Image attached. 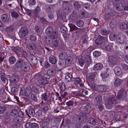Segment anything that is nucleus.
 <instances>
[{
    "label": "nucleus",
    "mask_w": 128,
    "mask_h": 128,
    "mask_svg": "<svg viewBox=\"0 0 128 128\" xmlns=\"http://www.w3.org/2000/svg\"><path fill=\"white\" fill-rule=\"evenodd\" d=\"M0 78L1 80L4 84L6 81L8 82L7 80L5 78V75L4 72H2L0 74Z\"/></svg>",
    "instance_id": "28"
},
{
    "label": "nucleus",
    "mask_w": 128,
    "mask_h": 128,
    "mask_svg": "<svg viewBox=\"0 0 128 128\" xmlns=\"http://www.w3.org/2000/svg\"><path fill=\"white\" fill-rule=\"evenodd\" d=\"M11 14L12 16L14 18H17L19 16L18 13L16 11L12 12H11Z\"/></svg>",
    "instance_id": "30"
},
{
    "label": "nucleus",
    "mask_w": 128,
    "mask_h": 128,
    "mask_svg": "<svg viewBox=\"0 0 128 128\" xmlns=\"http://www.w3.org/2000/svg\"><path fill=\"white\" fill-rule=\"evenodd\" d=\"M103 67V65L100 63H99L95 64L94 66V69L95 70H101Z\"/></svg>",
    "instance_id": "16"
},
{
    "label": "nucleus",
    "mask_w": 128,
    "mask_h": 128,
    "mask_svg": "<svg viewBox=\"0 0 128 128\" xmlns=\"http://www.w3.org/2000/svg\"><path fill=\"white\" fill-rule=\"evenodd\" d=\"M121 80L119 78H117L114 82V85L115 86H118L121 84Z\"/></svg>",
    "instance_id": "36"
},
{
    "label": "nucleus",
    "mask_w": 128,
    "mask_h": 128,
    "mask_svg": "<svg viewBox=\"0 0 128 128\" xmlns=\"http://www.w3.org/2000/svg\"><path fill=\"white\" fill-rule=\"evenodd\" d=\"M6 109V108L4 106H0V114L3 113Z\"/></svg>",
    "instance_id": "43"
},
{
    "label": "nucleus",
    "mask_w": 128,
    "mask_h": 128,
    "mask_svg": "<svg viewBox=\"0 0 128 128\" xmlns=\"http://www.w3.org/2000/svg\"><path fill=\"white\" fill-rule=\"evenodd\" d=\"M110 26L112 28L116 26V21L114 20H112L109 24Z\"/></svg>",
    "instance_id": "44"
},
{
    "label": "nucleus",
    "mask_w": 128,
    "mask_h": 128,
    "mask_svg": "<svg viewBox=\"0 0 128 128\" xmlns=\"http://www.w3.org/2000/svg\"><path fill=\"white\" fill-rule=\"evenodd\" d=\"M88 121L89 123L92 125H95L96 124V122L95 120L93 118H89Z\"/></svg>",
    "instance_id": "31"
},
{
    "label": "nucleus",
    "mask_w": 128,
    "mask_h": 128,
    "mask_svg": "<svg viewBox=\"0 0 128 128\" xmlns=\"http://www.w3.org/2000/svg\"><path fill=\"white\" fill-rule=\"evenodd\" d=\"M58 85L60 87V90L62 91H64L65 89V85L64 83L59 84L58 83Z\"/></svg>",
    "instance_id": "39"
},
{
    "label": "nucleus",
    "mask_w": 128,
    "mask_h": 128,
    "mask_svg": "<svg viewBox=\"0 0 128 128\" xmlns=\"http://www.w3.org/2000/svg\"><path fill=\"white\" fill-rule=\"evenodd\" d=\"M109 38L110 40H113L116 39V36L114 34L111 33L109 35Z\"/></svg>",
    "instance_id": "45"
},
{
    "label": "nucleus",
    "mask_w": 128,
    "mask_h": 128,
    "mask_svg": "<svg viewBox=\"0 0 128 128\" xmlns=\"http://www.w3.org/2000/svg\"><path fill=\"white\" fill-rule=\"evenodd\" d=\"M75 24L78 26L81 27L83 26L84 23L82 20H79L76 21V22H75Z\"/></svg>",
    "instance_id": "32"
},
{
    "label": "nucleus",
    "mask_w": 128,
    "mask_h": 128,
    "mask_svg": "<svg viewBox=\"0 0 128 128\" xmlns=\"http://www.w3.org/2000/svg\"><path fill=\"white\" fill-rule=\"evenodd\" d=\"M1 19L3 22L7 23L10 21V18L6 14H3L1 17Z\"/></svg>",
    "instance_id": "13"
},
{
    "label": "nucleus",
    "mask_w": 128,
    "mask_h": 128,
    "mask_svg": "<svg viewBox=\"0 0 128 128\" xmlns=\"http://www.w3.org/2000/svg\"><path fill=\"white\" fill-rule=\"evenodd\" d=\"M24 61L21 67L22 70L25 72L28 71L30 70V66L28 62V61L26 58L24 60Z\"/></svg>",
    "instance_id": "4"
},
{
    "label": "nucleus",
    "mask_w": 128,
    "mask_h": 128,
    "mask_svg": "<svg viewBox=\"0 0 128 128\" xmlns=\"http://www.w3.org/2000/svg\"><path fill=\"white\" fill-rule=\"evenodd\" d=\"M107 38L106 37L101 36L96 39L95 41L96 43L98 45H100L103 43H107Z\"/></svg>",
    "instance_id": "6"
},
{
    "label": "nucleus",
    "mask_w": 128,
    "mask_h": 128,
    "mask_svg": "<svg viewBox=\"0 0 128 128\" xmlns=\"http://www.w3.org/2000/svg\"><path fill=\"white\" fill-rule=\"evenodd\" d=\"M85 60L87 62V64H90L91 60V58L89 56H86L85 57Z\"/></svg>",
    "instance_id": "38"
},
{
    "label": "nucleus",
    "mask_w": 128,
    "mask_h": 128,
    "mask_svg": "<svg viewBox=\"0 0 128 128\" xmlns=\"http://www.w3.org/2000/svg\"><path fill=\"white\" fill-rule=\"evenodd\" d=\"M22 120L23 119L22 117L18 116L14 119V122H16V123H20L22 122Z\"/></svg>",
    "instance_id": "24"
},
{
    "label": "nucleus",
    "mask_w": 128,
    "mask_h": 128,
    "mask_svg": "<svg viewBox=\"0 0 128 128\" xmlns=\"http://www.w3.org/2000/svg\"><path fill=\"white\" fill-rule=\"evenodd\" d=\"M108 60L112 64H115L117 63V60L115 56H108Z\"/></svg>",
    "instance_id": "12"
},
{
    "label": "nucleus",
    "mask_w": 128,
    "mask_h": 128,
    "mask_svg": "<svg viewBox=\"0 0 128 128\" xmlns=\"http://www.w3.org/2000/svg\"><path fill=\"white\" fill-rule=\"evenodd\" d=\"M32 62L34 64H36L38 62L37 58L35 57H34L32 59Z\"/></svg>",
    "instance_id": "57"
},
{
    "label": "nucleus",
    "mask_w": 128,
    "mask_h": 128,
    "mask_svg": "<svg viewBox=\"0 0 128 128\" xmlns=\"http://www.w3.org/2000/svg\"><path fill=\"white\" fill-rule=\"evenodd\" d=\"M32 124L28 122L26 123L25 126L27 128H31Z\"/></svg>",
    "instance_id": "64"
},
{
    "label": "nucleus",
    "mask_w": 128,
    "mask_h": 128,
    "mask_svg": "<svg viewBox=\"0 0 128 128\" xmlns=\"http://www.w3.org/2000/svg\"><path fill=\"white\" fill-rule=\"evenodd\" d=\"M78 18V15L74 13H72L70 15L69 18L70 20L72 22H75Z\"/></svg>",
    "instance_id": "11"
},
{
    "label": "nucleus",
    "mask_w": 128,
    "mask_h": 128,
    "mask_svg": "<svg viewBox=\"0 0 128 128\" xmlns=\"http://www.w3.org/2000/svg\"><path fill=\"white\" fill-rule=\"evenodd\" d=\"M93 54L94 56L98 57L100 55L101 53L99 51H95L93 52Z\"/></svg>",
    "instance_id": "56"
},
{
    "label": "nucleus",
    "mask_w": 128,
    "mask_h": 128,
    "mask_svg": "<svg viewBox=\"0 0 128 128\" xmlns=\"http://www.w3.org/2000/svg\"><path fill=\"white\" fill-rule=\"evenodd\" d=\"M127 25L126 23L123 22L120 26V28L122 30H124L127 28Z\"/></svg>",
    "instance_id": "33"
},
{
    "label": "nucleus",
    "mask_w": 128,
    "mask_h": 128,
    "mask_svg": "<svg viewBox=\"0 0 128 128\" xmlns=\"http://www.w3.org/2000/svg\"><path fill=\"white\" fill-rule=\"evenodd\" d=\"M41 98L43 100H44V101H45L47 98V96H46V93H44L42 94L41 95ZM42 102H44L43 100L42 101Z\"/></svg>",
    "instance_id": "48"
},
{
    "label": "nucleus",
    "mask_w": 128,
    "mask_h": 128,
    "mask_svg": "<svg viewBox=\"0 0 128 128\" xmlns=\"http://www.w3.org/2000/svg\"><path fill=\"white\" fill-rule=\"evenodd\" d=\"M28 30L26 27H22L20 30L19 36L21 38H26V36L28 34Z\"/></svg>",
    "instance_id": "3"
},
{
    "label": "nucleus",
    "mask_w": 128,
    "mask_h": 128,
    "mask_svg": "<svg viewBox=\"0 0 128 128\" xmlns=\"http://www.w3.org/2000/svg\"><path fill=\"white\" fill-rule=\"evenodd\" d=\"M95 77V75L94 74H92L89 76V80H90L92 81V83L94 82V80Z\"/></svg>",
    "instance_id": "58"
},
{
    "label": "nucleus",
    "mask_w": 128,
    "mask_h": 128,
    "mask_svg": "<svg viewBox=\"0 0 128 128\" xmlns=\"http://www.w3.org/2000/svg\"><path fill=\"white\" fill-rule=\"evenodd\" d=\"M67 56L68 55L66 53L62 52L60 54L59 58L61 60H63L65 59Z\"/></svg>",
    "instance_id": "26"
},
{
    "label": "nucleus",
    "mask_w": 128,
    "mask_h": 128,
    "mask_svg": "<svg viewBox=\"0 0 128 128\" xmlns=\"http://www.w3.org/2000/svg\"><path fill=\"white\" fill-rule=\"evenodd\" d=\"M123 5V8L125 10L128 11V3L124 4Z\"/></svg>",
    "instance_id": "61"
},
{
    "label": "nucleus",
    "mask_w": 128,
    "mask_h": 128,
    "mask_svg": "<svg viewBox=\"0 0 128 128\" xmlns=\"http://www.w3.org/2000/svg\"><path fill=\"white\" fill-rule=\"evenodd\" d=\"M115 52L119 56H122L123 55V54L122 52V49L120 48H117L115 51Z\"/></svg>",
    "instance_id": "35"
},
{
    "label": "nucleus",
    "mask_w": 128,
    "mask_h": 128,
    "mask_svg": "<svg viewBox=\"0 0 128 128\" xmlns=\"http://www.w3.org/2000/svg\"><path fill=\"white\" fill-rule=\"evenodd\" d=\"M26 112L27 114L29 117H30L31 116H34L35 114V112L34 110L32 108H30L28 110V112L27 110H26Z\"/></svg>",
    "instance_id": "21"
},
{
    "label": "nucleus",
    "mask_w": 128,
    "mask_h": 128,
    "mask_svg": "<svg viewBox=\"0 0 128 128\" xmlns=\"http://www.w3.org/2000/svg\"><path fill=\"white\" fill-rule=\"evenodd\" d=\"M18 112L16 109H13L12 110L11 112V114L12 116H14L17 114Z\"/></svg>",
    "instance_id": "42"
},
{
    "label": "nucleus",
    "mask_w": 128,
    "mask_h": 128,
    "mask_svg": "<svg viewBox=\"0 0 128 128\" xmlns=\"http://www.w3.org/2000/svg\"><path fill=\"white\" fill-rule=\"evenodd\" d=\"M72 61V58L70 56L68 57L65 60V64L66 65L68 66H70Z\"/></svg>",
    "instance_id": "22"
},
{
    "label": "nucleus",
    "mask_w": 128,
    "mask_h": 128,
    "mask_svg": "<svg viewBox=\"0 0 128 128\" xmlns=\"http://www.w3.org/2000/svg\"><path fill=\"white\" fill-rule=\"evenodd\" d=\"M114 70L115 74L118 76L120 75L122 73L121 69L118 67H115Z\"/></svg>",
    "instance_id": "19"
},
{
    "label": "nucleus",
    "mask_w": 128,
    "mask_h": 128,
    "mask_svg": "<svg viewBox=\"0 0 128 128\" xmlns=\"http://www.w3.org/2000/svg\"><path fill=\"white\" fill-rule=\"evenodd\" d=\"M20 94L22 95H26L25 90L24 88H21Z\"/></svg>",
    "instance_id": "60"
},
{
    "label": "nucleus",
    "mask_w": 128,
    "mask_h": 128,
    "mask_svg": "<svg viewBox=\"0 0 128 128\" xmlns=\"http://www.w3.org/2000/svg\"><path fill=\"white\" fill-rule=\"evenodd\" d=\"M72 77V76L71 73H68L65 76V80L66 82H70L71 81Z\"/></svg>",
    "instance_id": "23"
},
{
    "label": "nucleus",
    "mask_w": 128,
    "mask_h": 128,
    "mask_svg": "<svg viewBox=\"0 0 128 128\" xmlns=\"http://www.w3.org/2000/svg\"><path fill=\"white\" fill-rule=\"evenodd\" d=\"M40 11V8L39 6H38L34 10L33 12V15L36 17H38V14Z\"/></svg>",
    "instance_id": "17"
},
{
    "label": "nucleus",
    "mask_w": 128,
    "mask_h": 128,
    "mask_svg": "<svg viewBox=\"0 0 128 128\" xmlns=\"http://www.w3.org/2000/svg\"><path fill=\"white\" fill-rule=\"evenodd\" d=\"M32 128H38V124L35 123H33L32 124Z\"/></svg>",
    "instance_id": "63"
},
{
    "label": "nucleus",
    "mask_w": 128,
    "mask_h": 128,
    "mask_svg": "<svg viewBox=\"0 0 128 128\" xmlns=\"http://www.w3.org/2000/svg\"><path fill=\"white\" fill-rule=\"evenodd\" d=\"M20 78L18 76H13L10 79V81L14 83H16L19 80Z\"/></svg>",
    "instance_id": "18"
},
{
    "label": "nucleus",
    "mask_w": 128,
    "mask_h": 128,
    "mask_svg": "<svg viewBox=\"0 0 128 128\" xmlns=\"http://www.w3.org/2000/svg\"><path fill=\"white\" fill-rule=\"evenodd\" d=\"M102 47L103 49L108 51H110L112 48V46L110 45L109 44L108 41L107 43L104 44L102 46Z\"/></svg>",
    "instance_id": "8"
},
{
    "label": "nucleus",
    "mask_w": 128,
    "mask_h": 128,
    "mask_svg": "<svg viewBox=\"0 0 128 128\" xmlns=\"http://www.w3.org/2000/svg\"><path fill=\"white\" fill-rule=\"evenodd\" d=\"M26 96H28L31 92V90L29 87H28L25 90Z\"/></svg>",
    "instance_id": "41"
},
{
    "label": "nucleus",
    "mask_w": 128,
    "mask_h": 128,
    "mask_svg": "<svg viewBox=\"0 0 128 128\" xmlns=\"http://www.w3.org/2000/svg\"><path fill=\"white\" fill-rule=\"evenodd\" d=\"M14 28V26H11L6 28V30L8 32H11L13 31Z\"/></svg>",
    "instance_id": "49"
},
{
    "label": "nucleus",
    "mask_w": 128,
    "mask_h": 128,
    "mask_svg": "<svg viewBox=\"0 0 128 128\" xmlns=\"http://www.w3.org/2000/svg\"><path fill=\"white\" fill-rule=\"evenodd\" d=\"M107 89V86L105 85H98L96 88V90L99 92H104L106 91Z\"/></svg>",
    "instance_id": "7"
},
{
    "label": "nucleus",
    "mask_w": 128,
    "mask_h": 128,
    "mask_svg": "<svg viewBox=\"0 0 128 128\" xmlns=\"http://www.w3.org/2000/svg\"><path fill=\"white\" fill-rule=\"evenodd\" d=\"M109 96L106 95L104 97V102L106 108L108 109H110L116 104H118L116 100L114 97L109 98Z\"/></svg>",
    "instance_id": "1"
},
{
    "label": "nucleus",
    "mask_w": 128,
    "mask_h": 128,
    "mask_svg": "<svg viewBox=\"0 0 128 128\" xmlns=\"http://www.w3.org/2000/svg\"><path fill=\"white\" fill-rule=\"evenodd\" d=\"M22 55L21 56L22 58V57L24 58V60H25V58H26V57L27 56V53L26 52L24 51H23L22 53Z\"/></svg>",
    "instance_id": "54"
},
{
    "label": "nucleus",
    "mask_w": 128,
    "mask_h": 128,
    "mask_svg": "<svg viewBox=\"0 0 128 128\" xmlns=\"http://www.w3.org/2000/svg\"><path fill=\"white\" fill-rule=\"evenodd\" d=\"M73 4L74 8L76 9H78L80 8V6L77 2H74Z\"/></svg>",
    "instance_id": "37"
},
{
    "label": "nucleus",
    "mask_w": 128,
    "mask_h": 128,
    "mask_svg": "<svg viewBox=\"0 0 128 128\" xmlns=\"http://www.w3.org/2000/svg\"><path fill=\"white\" fill-rule=\"evenodd\" d=\"M109 31L105 30H102L101 32V34L103 36L106 35L109 33Z\"/></svg>",
    "instance_id": "47"
},
{
    "label": "nucleus",
    "mask_w": 128,
    "mask_h": 128,
    "mask_svg": "<svg viewBox=\"0 0 128 128\" xmlns=\"http://www.w3.org/2000/svg\"><path fill=\"white\" fill-rule=\"evenodd\" d=\"M122 68L124 70H127L128 69V65L126 64H122L121 65Z\"/></svg>",
    "instance_id": "62"
},
{
    "label": "nucleus",
    "mask_w": 128,
    "mask_h": 128,
    "mask_svg": "<svg viewBox=\"0 0 128 128\" xmlns=\"http://www.w3.org/2000/svg\"><path fill=\"white\" fill-rule=\"evenodd\" d=\"M106 74V72H104L102 73L101 74V76L102 77V79H104L106 78L108 76V75Z\"/></svg>",
    "instance_id": "51"
},
{
    "label": "nucleus",
    "mask_w": 128,
    "mask_h": 128,
    "mask_svg": "<svg viewBox=\"0 0 128 128\" xmlns=\"http://www.w3.org/2000/svg\"><path fill=\"white\" fill-rule=\"evenodd\" d=\"M27 48L29 50H34L36 48V45L33 43H28L26 45Z\"/></svg>",
    "instance_id": "9"
},
{
    "label": "nucleus",
    "mask_w": 128,
    "mask_h": 128,
    "mask_svg": "<svg viewBox=\"0 0 128 128\" xmlns=\"http://www.w3.org/2000/svg\"><path fill=\"white\" fill-rule=\"evenodd\" d=\"M127 94L126 92L123 93L122 94H118L116 98V102L119 103L121 100H124L126 98Z\"/></svg>",
    "instance_id": "5"
},
{
    "label": "nucleus",
    "mask_w": 128,
    "mask_h": 128,
    "mask_svg": "<svg viewBox=\"0 0 128 128\" xmlns=\"http://www.w3.org/2000/svg\"><path fill=\"white\" fill-rule=\"evenodd\" d=\"M125 36L123 35H122L120 36V37L119 36L117 37L116 38V40L120 44H123L125 42Z\"/></svg>",
    "instance_id": "10"
},
{
    "label": "nucleus",
    "mask_w": 128,
    "mask_h": 128,
    "mask_svg": "<svg viewBox=\"0 0 128 128\" xmlns=\"http://www.w3.org/2000/svg\"><path fill=\"white\" fill-rule=\"evenodd\" d=\"M49 60L50 63L53 64L56 63V59L55 57L54 56H52L50 57Z\"/></svg>",
    "instance_id": "27"
},
{
    "label": "nucleus",
    "mask_w": 128,
    "mask_h": 128,
    "mask_svg": "<svg viewBox=\"0 0 128 128\" xmlns=\"http://www.w3.org/2000/svg\"><path fill=\"white\" fill-rule=\"evenodd\" d=\"M20 49V48L18 47L12 46L11 47L12 50L16 53H18L19 52Z\"/></svg>",
    "instance_id": "40"
},
{
    "label": "nucleus",
    "mask_w": 128,
    "mask_h": 128,
    "mask_svg": "<svg viewBox=\"0 0 128 128\" xmlns=\"http://www.w3.org/2000/svg\"><path fill=\"white\" fill-rule=\"evenodd\" d=\"M56 38V32H54L52 33L51 36V37H50V38H51L52 40H54Z\"/></svg>",
    "instance_id": "59"
},
{
    "label": "nucleus",
    "mask_w": 128,
    "mask_h": 128,
    "mask_svg": "<svg viewBox=\"0 0 128 128\" xmlns=\"http://www.w3.org/2000/svg\"><path fill=\"white\" fill-rule=\"evenodd\" d=\"M24 59H19L16 62L15 64V66L17 68H21L23 63L24 60Z\"/></svg>",
    "instance_id": "14"
},
{
    "label": "nucleus",
    "mask_w": 128,
    "mask_h": 128,
    "mask_svg": "<svg viewBox=\"0 0 128 128\" xmlns=\"http://www.w3.org/2000/svg\"><path fill=\"white\" fill-rule=\"evenodd\" d=\"M31 98L32 100L34 102H36L37 101V98L35 94H32L31 95Z\"/></svg>",
    "instance_id": "50"
},
{
    "label": "nucleus",
    "mask_w": 128,
    "mask_h": 128,
    "mask_svg": "<svg viewBox=\"0 0 128 128\" xmlns=\"http://www.w3.org/2000/svg\"><path fill=\"white\" fill-rule=\"evenodd\" d=\"M30 40L32 41H35L36 40V35L34 34H31L29 37Z\"/></svg>",
    "instance_id": "34"
},
{
    "label": "nucleus",
    "mask_w": 128,
    "mask_h": 128,
    "mask_svg": "<svg viewBox=\"0 0 128 128\" xmlns=\"http://www.w3.org/2000/svg\"><path fill=\"white\" fill-rule=\"evenodd\" d=\"M52 29L51 27L48 28L46 30V32L47 34H49L52 31Z\"/></svg>",
    "instance_id": "55"
},
{
    "label": "nucleus",
    "mask_w": 128,
    "mask_h": 128,
    "mask_svg": "<svg viewBox=\"0 0 128 128\" xmlns=\"http://www.w3.org/2000/svg\"><path fill=\"white\" fill-rule=\"evenodd\" d=\"M39 84L41 85H44L48 83V80L41 78L38 81Z\"/></svg>",
    "instance_id": "20"
},
{
    "label": "nucleus",
    "mask_w": 128,
    "mask_h": 128,
    "mask_svg": "<svg viewBox=\"0 0 128 128\" xmlns=\"http://www.w3.org/2000/svg\"><path fill=\"white\" fill-rule=\"evenodd\" d=\"M102 97L100 95L96 96L94 99V102L97 104H100L102 102Z\"/></svg>",
    "instance_id": "15"
},
{
    "label": "nucleus",
    "mask_w": 128,
    "mask_h": 128,
    "mask_svg": "<svg viewBox=\"0 0 128 128\" xmlns=\"http://www.w3.org/2000/svg\"><path fill=\"white\" fill-rule=\"evenodd\" d=\"M114 6H116V9L118 11H121L123 9V5L122 3H117L116 4L112 3L108 6L109 9L112 10Z\"/></svg>",
    "instance_id": "2"
},
{
    "label": "nucleus",
    "mask_w": 128,
    "mask_h": 128,
    "mask_svg": "<svg viewBox=\"0 0 128 128\" xmlns=\"http://www.w3.org/2000/svg\"><path fill=\"white\" fill-rule=\"evenodd\" d=\"M60 30L62 32L64 33L67 32L68 29L66 26H62L60 27Z\"/></svg>",
    "instance_id": "46"
},
{
    "label": "nucleus",
    "mask_w": 128,
    "mask_h": 128,
    "mask_svg": "<svg viewBox=\"0 0 128 128\" xmlns=\"http://www.w3.org/2000/svg\"><path fill=\"white\" fill-rule=\"evenodd\" d=\"M78 64L80 66H82L84 64V61L82 58H80L78 60Z\"/></svg>",
    "instance_id": "53"
},
{
    "label": "nucleus",
    "mask_w": 128,
    "mask_h": 128,
    "mask_svg": "<svg viewBox=\"0 0 128 128\" xmlns=\"http://www.w3.org/2000/svg\"><path fill=\"white\" fill-rule=\"evenodd\" d=\"M28 3L29 5L30 6L34 5L36 3V1L35 0H29Z\"/></svg>",
    "instance_id": "52"
},
{
    "label": "nucleus",
    "mask_w": 128,
    "mask_h": 128,
    "mask_svg": "<svg viewBox=\"0 0 128 128\" xmlns=\"http://www.w3.org/2000/svg\"><path fill=\"white\" fill-rule=\"evenodd\" d=\"M16 59L13 56H11L9 58L8 61L11 64H14L16 62Z\"/></svg>",
    "instance_id": "25"
},
{
    "label": "nucleus",
    "mask_w": 128,
    "mask_h": 128,
    "mask_svg": "<svg viewBox=\"0 0 128 128\" xmlns=\"http://www.w3.org/2000/svg\"><path fill=\"white\" fill-rule=\"evenodd\" d=\"M66 104L68 109H70L74 104V102L72 100H70L66 102Z\"/></svg>",
    "instance_id": "29"
}]
</instances>
